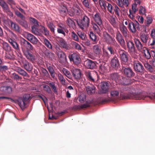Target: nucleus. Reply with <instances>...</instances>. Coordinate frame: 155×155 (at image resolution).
<instances>
[{
	"label": "nucleus",
	"instance_id": "nucleus-1",
	"mask_svg": "<svg viewBox=\"0 0 155 155\" xmlns=\"http://www.w3.org/2000/svg\"><path fill=\"white\" fill-rule=\"evenodd\" d=\"M116 47L117 48L115 50V53L118 55L121 61L122 67H124V65L128 62L130 57V55L127 52L121 49L118 45H117Z\"/></svg>",
	"mask_w": 155,
	"mask_h": 155
},
{
	"label": "nucleus",
	"instance_id": "nucleus-2",
	"mask_svg": "<svg viewBox=\"0 0 155 155\" xmlns=\"http://www.w3.org/2000/svg\"><path fill=\"white\" fill-rule=\"evenodd\" d=\"M120 90L118 88L112 89L110 92V98H107L103 100L100 102V104H103L110 101L116 100L119 98Z\"/></svg>",
	"mask_w": 155,
	"mask_h": 155
},
{
	"label": "nucleus",
	"instance_id": "nucleus-3",
	"mask_svg": "<svg viewBox=\"0 0 155 155\" xmlns=\"http://www.w3.org/2000/svg\"><path fill=\"white\" fill-rule=\"evenodd\" d=\"M41 28L39 30L34 26L32 27V32L34 34L41 36L43 33L45 36H48L49 35V31L47 28L42 25H40Z\"/></svg>",
	"mask_w": 155,
	"mask_h": 155
},
{
	"label": "nucleus",
	"instance_id": "nucleus-4",
	"mask_svg": "<svg viewBox=\"0 0 155 155\" xmlns=\"http://www.w3.org/2000/svg\"><path fill=\"white\" fill-rule=\"evenodd\" d=\"M79 27L83 30L87 29L89 26L90 18L86 15H84L80 22L77 21Z\"/></svg>",
	"mask_w": 155,
	"mask_h": 155
},
{
	"label": "nucleus",
	"instance_id": "nucleus-5",
	"mask_svg": "<svg viewBox=\"0 0 155 155\" xmlns=\"http://www.w3.org/2000/svg\"><path fill=\"white\" fill-rule=\"evenodd\" d=\"M141 25L136 20L133 21H129L128 26L129 30L133 33H136L137 30H140Z\"/></svg>",
	"mask_w": 155,
	"mask_h": 155
},
{
	"label": "nucleus",
	"instance_id": "nucleus-6",
	"mask_svg": "<svg viewBox=\"0 0 155 155\" xmlns=\"http://www.w3.org/2000/svg\"><path fill=\"white\" fill-rule=\"evenodd\" d=\"M134 68L137 74L142 75L144 73V68L143 65L138 61L134 63Z\"/></svg>",
	"mask_w": 155,
	"mask_h": 155
},
{
	"label": "nucleus",
	"instance_id": "nucleus-7",
	"mask_svg": "<svg viewBox=\"0 0 155 155\" xmlns=\"http://www.w3.org/2000/svg\"><path fill=\"white\" fill-rule=\"evenodd\" d=\"M70 62H73L76 65H78L80 62V58L79 55L74 53L71 54H70L68 56Z\"/></svg>",
	"mask_w": 155,
	"mask_h": 155
},
{
	"label": "nucleus",
	"instance_id": "nucleus-8",
	"mask_svg": "<svg viewBox=\"0 0 155 155\" xmlns=\"http://www.w3.org/2000/svg\"><path fill=\"white\" fill-rule=\"evenodd\" d=\"M126 45L128 52L133 54L136 52V50L134 43L132 41H126Z\"/></svg>",
	"mask_w": 155,
	"mask_h": 155
},
{
	"label": "nucleus",
	"instance_id": "nucleus-9",
	"mask_svg": "<svg viewBox=\"0 0 155 155\" xmlns=\"http://www.w3.org/2000/svg\"><path fill=\"white\" fill-rule=\"evenodd\" d=\"M45 65L51 77L54 79H56V75L57 74L55 71L54 67L48 62L45 63Z\"/></svg>",
	"mask_w": 155,
	"mask_h": 155
},
{
	"label": "nucleus",
	"instance_id": "nucleus-10",
	"mask_svg": "<svg viewBox=\"0 0 155 155\" xmlns=\"http://www.w3.org/2000/svg\"><path fill=\"white\" fill-rule=\"evenodd\" d=\"M116 39L120 46L123 48L125 46V44L123 37L119 31L116 33Z\"/></svg>",
	"mask_w": 155,
	"mask_h": 155
},
{
	"label": "nucleus",
	"instance_id": "nucleus-11",
	"mask_svg": "<svg viewBox=\"0 0 155 155\" xmlns=\"http://www.w3.org/2000/svg\"><path fill=\"white\" fill-rule=\"evenodd\" d=\"M134 43L138 51L141 52L144 49H145L146 45L143 43H142L138 39H134Z\"/></svg>",
	"mask_w": 155,
	"mask_h": 155
},
{
	"label": "nucleus",
	"instance_id": "nucleus-12",
	"mask_svg": "<svg viewBox=\"0 0 155 155\" xmlns=\"http://www.w3.org/2000/svg\"><path fill=\"white\" fill-rule=\"evenodd\" d=\"M85 67L88 69H94L96 68V62L91 60L87 59L84 62Z\"/></svg>",
	"mask_w": 155,
	"mask_h": 155
},
{
	"label": "nucleus",
	"instance_id": "nucleus-13",
	"mask_svg": "<svg viewBox=\"0 0 155 155\" xmlns=\"http://www.w3.org/2000/svg\"><path fill=\"white\" fill-rule=\"evenodd\" d=\"M10 28L16 33H20L21 29L18 24L12 21H10Z\"/></svg>",
	"mask_w": 155,
	"mask_h": 155
},
{
	"label": "nucleus",
	"instance_id": "nucleus-14",
	"mask_svg": "<svg viewBox=\"0 0 155 155\" xmlns=\"http://www.w3.org/2000/svg\"><path fill=\"white\" fill-rule=\"evenodd\" d=\"M25 38L34 45H36L38 41V39L35 36L29 33L26 34Z\"/></svg>",
	"mask_w": 155,
	"mask_h": 155
},
{
	"label": "nucleus",
	"instance_id": "nucleus-15",
	"mask_svg": "<svg viewBox=\"0 0 155 155\" xmlns=\"http://www.w3.org/2000/svg\"><path fill=\"white\" fill-rule=\"evenodd\" d=\"M123 69L124 70V75L128 78L134 77L135 75V73L130 68H125L124 66Z\"/></svg>",
	"mask_w": 155,
	"mask_h": 155
},
{
	"label": "nucleus",
	"instance_id": "nucleus-16",
	"mask_svg": "<svg viewBox=\"0 0 155 155\" xmlns=\"http://www.w3.org/2000/svg\"><path fill=\"white\" fill-rule=\"evenodd\" d=\"M24 55L29 61L33 62L35 61V56L32 51L27 50L24 53Z\"/></svg>",
	"mask_w": 155,
	"mask_h": 155
},
{
	"label": "nucleus",
	"instance_id": "nucleus-17",
	"mask_svg": "<svg viewBox=\"0 0 155 155\" xmlns=\"http://www.w3.org/2000/svg\"><path fill=\"white\" fill-rule=\"evenodd\" d=\"M110 83L109 82L103 81L101 83V92L102 94L106 93L108 91Z\"/></svg>",
	"mask_w": 155,
	"mask_h": 155
},
{
	"label": "nucleus",
	"instance_id": "nucleus-18",
	"mask_svg": "<svg viewBox=\"0 0 155 155\" xmlns=\"http://www.w3.org/2000/svg\"><path fill=\"white\" fill-rule=\"evenodd\" d=\"M22 63L23 68L27 71H31L33 69L32 64L26 60H22Z\"/></svg>",
	"mask_w": 155,
	"mask_h": 155
},
{
	"label": "nucleus",
	"instance_id": "nucleus-19",
	"mask_svg": "<svg viewBox=\"0 0 155 155\" xmlns=\"http://www.w3.org/2000/svg\"><path fill=\"white\" fill-rule=\"evenodd\" d=\"M110 64L111 67L114 68H118L120 65L119 60L116 55H114L111 59Z\"/></svg>",
	"mask_w": 155,
	"mask_h": 155
},
{
	"label": "nucleus",
	"instance_id": "nucleus-20",
	"mask_svg": "<svg viewBox=\"0 0 155 155\" xmlns=\"http://www.w3.org/2000/svg\"><path fill=\"white\" fill-rule=\"evenodd\" d=\"M22 45L27 48V50L33 51L35 49L33 46L28 41L23 39L21 41Z\"/></svg>",
	"mask_w": 155,
	"mask_h": 155
},
{
	"label": "nucleus",
	"instance_id": "nucleus-21",
	"mask_svg": "<svg viewBox=\"0 0 155 155\" xmlns=\"http://www.w3.org/2000/svg\"><path fill=\"white\" fill-rule=\"evenodd\" d=\"M59 49V50L58 51L57 54L60 60L63 62H67V59L66 55L60 49Z\"/></svg>",
	"mask_w": 155,
	"mask_h": 155
},
{
	"label": "nucleus",
	"instance_id": "nucleus-22",
	"mask_svg": "<svg viewBox=\"0 0 155 155\" xmlns=\"http://www.w3.org/2000/svg\"><path fill=\"white\" fill-rule=\"evenodd\" d=\"M93 18L95 22L97 23L98 25L101 26L102 25V20L100 13L97 12L94 15Z\"/></svg>",
	"mask_w": 155,
	"mask_h": 155
},
{
	"label": "nucleus",
	"instance_id": "nucleus-23",
	"mask_svg": "<svg viewBox=\"0 0 155 155\" xmlns=\"http://www.w3.org/2000/svg\"><path fill=\"white\" fill-rule=\"evenodd\" d=\"M15 71L23 77H29L28 74L25 70L20 67H16Z\"/></svg>",
	"mask_w": 155,
	"mask_h": 155
},
{
	"label": "nucleus",
	"instance_id": "nucleus-24",
	"mask_svg": "<svg viewBox=\"0 0 155 155\" xmlns=\"http://www.w3.org/2000/svg\"><path fill=\"white\" fill-rule=\"evenodd\" d=\"M120 76L117 73H114L110 74V77L111 79L118 83Z\"/></svg>",
	"mask_w": 155,
	"mask_h": 155
},
{
	"label": "nucleus",
	"instance_id": "nucleus-25",
	"mask_svg": "<svg viewBox=\"0 0 155 155\" xmlns=\"http://www.w3.org/2000/svg\"><path fill=\"white\" fill-rule=\"evenodd\" d=\"M119 81L118 83H119L122 84L127 85L130 84V82L128 79L127 78L120 76Z\"/></svg>",
	"mask_w": 155,
	"mask_h": 155
},
{
	"label": "nucleus",
	"instance_id": "nucleus-26",
	"mask_svg": "<svg viewBox=\"0 0 155 155\" xmlns=\"http://www.w3.org/2000/svg\"><path fill=\"white\" fill-rule=\"evenodd\" d=\"M58 41L61 47L66 50L68 49V46L65 41L62 38L58 37Z\"/></svg>",
	"mask_w": 155,
	"mask_h": 155
},
{
	"label": "nucleus",
	"instance_id": "nucleus-27",
	"mask_svg": "<svg viewBox=\"0 0 155 155\" xmlns=\"http://www.w3.org/2000/svg\"><path fill=\"white\" fill-rule=\"evenodd\" d=\"M17 101L18 105L22 110L24 109L26 107V102L22 99L21 97L19 98Z\"/></svg>",
	"mask_w": 155,
	"mask_h": 155
},
{
	"label": "nucleus",
	"instance_id": "nucleus-28",
	"mask_svg": "<svg viewBox=\"0 0 155 155\" xmlns=\"http://www.w3.org/2000/svg\"><path fill=\"white\" fill-rule=\"evenodd\" d=\"M8 42L17 51L19 50V46L16 41H14L12 39H10L9 40Z\"/></svg>",
	"mask_w": 155,
	"mask_h": 155
},
{
	"label": "nucleus",
	"instance_id": "nucleus-29",
	"mask_svg": "<svg viewBox=\"0 0 155 155\" xmlns=\"http://www.w3.org/2000/svg\"><path fill=\"white\" fill-rule=\"evenodd\" d=\"M95 87L94 86H88L86 87V91L87 94L89 95H91L94 93L95 92Z\"/></svg>",
	"mask_w": 155,
	"mask_h": 155
},
{
	"label": "nucleus",
	"instance_id": "nucleus-30",
	"mask_svg": "<svg viewBox=\"0 0 155 155\" xmlns=\"http://www.w3.org/2000/svg\"><path fill=\"white\" fill-rule=\"evenodd\" d=\"M0 6L5 12L8 11V9H9L8 5L3 0H0Z\"/></svg>",
	"mask_w": 155,
	"mask_h": 155
},
{
	"label": "nucleus",
	"instance_id": "nucleus-31",
	"mask_svg": "<svg viewBox=\"0 0 155 155\" xmlns=\"http://www.w3.org/2000/svg\"><path fill=\"white\" fill-rule=\"evenodd\" d=\"M103 35L104 40L108 42L110 40H113L112 37L107 31L104 32Z\"/></svg>",
	"mask_w": 155,
	"mask_h": 155
},
{
	"label": "nucleus",
	"instance_id": "nucleus-32",
	"mask_svg": "<svg viewBox=\"0 0 155 155\" xmlns=\"http://www.w3.org/2000/svg\"><path fill=\"white\" fill-rule=\"evenodd\" d=\"M89 36L92 41L93 42V44H95L97 43L98 40L97 39V36L92 31L90 32Z\"/></svg>",
	"mask_w": 155,
	"mask_h": 155
},
{
	"label": "nucleus",
	"instance_id": "nucleus-33",
	"mask_svg": "<svg viewBox=\"0 0 155 155\" xmlns=\"http://www.w3.org/2000/svg\"><path fill=\"white\" fill-rule=\"evenodd\" d=\"M141 52L143 54V55L147 59H150L151 57V51L150 52L149 50H148L146 48Z\"/></svg>",
	"mask_w": 155,
	"mask_h": 155
},
{
	"label": "nucleus",
	"instance_id": "nucleus-34",
	"mask_svg": "<svg viewBox=\"0 0 155 155\" xmlns=\"http://www.w3.org/2000/svg\"><path fill=\"white\" fill-rule=\"evenodd\" d=\"M120 30L124 37H126L128 35L127 29L125 25H123L120 27Z\"/></svg>",
	"mask_w": 155,
	"mask_h": 155
},
{
	"label": "nucleus",
	"instance_id": "nucleus-35",
	"mask_svg": "<svg viewBox=\"0 0 155 155\" xmlns=\"http://www.w3.org/2000/svg\"><path fill=\"white\" fill-rule=\"evenodd\" d=\"M140 38L143 43L146 45L147 41L150 39V38H149V36L148 35L144 34H143L141 35Z\"/></svg>",
	"mask_w": 155,
	"mask_h": 155
},
{
	"label": "nucleus",
	"instance_id": "nucleus-36",
	"mask_svg": "<svg viewBox=\"0 0 155 155\" xmlns=\"http://www.w3.org/2000/svg\"><path fill=\"white\" fill-rule=\"evenodd\" d=\"M85 75L88 80L91 82H94L95 78L94 75L90 71L86 72Z\"/></svg>",
	"mask_w": 155,
	"mask_h": 155
},
{
	"label": "nucleus",
	"instance_id": "nucleus-37",
	"mask_svg": "<svg viewBox=\"0 0 155 155\" xmlns=\"http://www.w3.org/2000/svg\"><path fill=\"white\" fill-rule=\"evenodd\" d=\"M93 50L94 52L97 55L100 54L101 51L100 46L98 45L93 46Z\"/></svg>",
	"mask_w": 155,
	"mask_h": 155
},
{
	"label": "nucleus",
	"instance_id": "nucleus-38",
	"mask_svg": "<svg viewBox=\"0 0 155 155\" xmlns=\"http://www.w3.org/2000/svg\"><path fill=\"white\" fill-rule=\"evenodd\" d=\"M59 12L61 14L64 15H65L67 14L68 12V9L64 5L61 6L59 9Z\"/></svg>",
	"mask_w": 155,
	"mask_h": 155
},
{
	"label": "nucleus",
	"instance_id": "nucleus-39",
	"mask_svg": "<svg viewBox=\"0 0 155 155\" xmlns=\"http://www.w3.org/2000/svg\"><path fill=\"white\" fill-rule=\"evenodd\" d=\"M5 57L6 59L14 60L15 59V56L12 52L9 51V52L5 54Z\"/></svg>",
	"mask_w": 155,
	"mask_h": 155
},
{
	"label": "nucleus",
	"instance_id": "nucleus-40",
	"mask_svg": "<svg viewBox=\"0 0 155 155\" xmlns=\"http://www.w3.org/2000/svg\"><path fill=\"white\" fill-rule=\"evenodd\" d=\"M144 66L146 69L150 72L154 73L155 72L154 70L153 67L149 63H146L144 64Z\"/></svg>",
	"mask_w": 155,
	"mask_h": 155
},
{
	"label": "nucleus",
	"instance_id": "nucleus-41",
	"mask_svg": "<svg viewBox=\"0 0 155 155\" xmlns=\"http://www.w3.org/2000/svg\"><path fill=\"white\" fill-rule=\"evenodd\" d=\"M144 66L146 69L150 72L154 73L155 72L154 70L153 67L149 63H146L144 64Z\"/></svg>",
	"mask_w": 155,
	"mask_h": 155
},
{
	"label": "nucleus",
	"instance_id": "nucleus-42",
	"mask_svg": "<svg viewBox=\"0 0 155 155\" xmlns=\"http://www.w3.org/2000/svg\"><path fill=\"white\" fill-rule=\"evenodd\" d=\"M8 66L3 65L2 60L0 58V71L3 72L5 71L8 70Z\"/></svg>",
	"mask_w": 155,
	"mask_h": 155
},
{
	"label": "nucleus",
	"instance_id": "nucleus-43",
	"mask_svg": "<svg viewBox=\"0 0 155 155\" xmlns=\"http://www.w3.org/2000/svg\"><path fill=\"white\" fill-rule=\"evenodd\" d=\"M117 19L115 18H114L113 16L110 17V22L114 28H116L117 27Z\"/></svg>",
	"mask_w": 155,
	"mask_h": 155
},
{
	"label": "nucleus",
	"instance_id": "nucleus-44",
	"mask_svg": "<svg viewBox=\"0 0 155 155\" xmlns=\"http://www.w3.org/2000/svg\"><path fill=\"white\" fill-rule=\"evenodd\" d=\"M62 71L64 74L68 78L71 79L72 78V75L69 71L66 68H64Z\"/></svg>",
	"mask_w": 155,
	"mask_h": 155
},
{
	"label": "nucleus",
	"instance_id": "nucleus-45",
	"mask_svg": "<svg viewBox=\"0 0 155 155\" xmlns=\"http://www.w3.org/2000/svg\"><path fill=\"white\" fill-rule=\"evenodd\" d=\"M110 55L106 51H103L102 58L104 61H107L110 57Z\"/></svg>",
	"mask_w": 155,
	"mask_h": 155
},
{
	"label": "nucleus",
	"instance_id": "nucleus-46",
	"mask_svg": "<svg viewBox=\"0 0 155 155\" xmlns=\"http://www.w3.org/2000/svg\"><path fill=\"white\" fill-rule=\"evenodd\" d=\"M72 75L76 79H79L81 77V72L79 71H75L72 73Z\"/></svg>",
	"mask_w": 155,
	"mask_h": 155
},
{
	"label": "nucleus",
	"instance_id": "nucleus-47",
	"mask_svg": "<svg viewBox=\"0 0 155 155\" xmlns=\"http://www.w3.org/2000/svg\"><path fill=\"white\" fill-rule=\"evenodd\" d=\"M30 20L31 22L34 25L33 26H31V28L32 27L34 26L35 28H36V27H37L39 26V25L38 21L35 18H30Z\"/></svg>",
	"mask_w": 155,
	"mask_h": 155
},
{
	"label": "nucleus",
	"instance_id": "nucleus-48",
	"mask_svg": "<svg viewBox=\"0 0 155 155\" xmlns=\"http://www.w3.org/2000/svg\"><path fill=\"white\" fill-rule=\"evenodd\" d=\"M43 43L45 46L48 48L52 49V46L50 42L46 38L44 39Z\"/></svg>",
	"mask_w": 155,
	"mask_h": 155
},
{
	"label": "nucleus",
	"instance_id": "nucleus-49",
	"mask_svg": "<svg viewBox=\"0 0 155 155\" xmlns=\"http://www.w3.org/2000/svg\"><path fill=\"white\" fill-rule=\"evenodd\" d=\"M113 11L117 17H119L120 10L118 6L116 5H114Z\"/></svg>",
	"mask_w": 155,
	"mask_h": 155
},
{
	"label": "nucleus",
	"instance_id": "nucleus-50",
	"mask_svg": "<svg viewBox=\"0 0 155 155\" xmlns=\"http://www.w3.org/2000/svg\"><path fill=\"white\" fill-rule=\"evenodd\" d=\"M68 25L70 27H73L75 26V23L74 21L70 18H68L67 20Z\"/></svg>",
	"mask_w": 155,
	"mask_h": 155
},
{
	"label": "nucleus",
	"instance_id": "nucleus-51",
	"mask_svg": "<svg viewBox=\"0 0 155 155\" xmlns=\"http://www.w3.org/2000/svg\"><path fill=\"white\" fill-rule=\"evenodd\" d=\"M71 38L73 40L77 41H79V38L78 35H77L74 31H72L71 32Z\"/></svg>",
	"mask_w": 155,
	"mask_h": 155
},
{
	"label": "nucleus",
	"instance_id": "nucleus-52",
	"mask_svg": "<svg viewBox=\"0 0 155 155\" xmlns=\"http://www.w3.org/2000/svg\"><path fill=\"white\" fill-rule=\"evenodd\" d=\"M18 22L20 25L23 27L26 28L28 27L27 22L25 21V19L19 20Z\"/></svg>",
	"mask_w": 155,
	"mask_h": 155
},
{
	"label": "nucleus",
	"instance_id": "nucleus-53",
	"mask_svg": "<svg viewBox=\"0 0 155 155\" xmlns=\"http://www.w3.org/2000/svg\"><path fill=\"white\" fill-rule=\"evenodd\" d=\"M108 2L104 0H99V4L101 7H103L105 10H106L107 4H108Z\"/></svg>",
	"mask_w": 155,
	"mask_h": 155
},
{
	"label": "nucleus",
	"instance_id": "nucleus-54",
	"mask_svg": "<svg viewBox=\"0 0 155 155\" xmlns=\"http://www.w3.org/2000/svg\"><path fill=\"white\" fill-rule=\"evenodd\" d=\"M3 48L6 51H10L11 50V47L8 43L4 42L3 43Z\"/></svg>",
	"mask_w": 155,
	"mask_h": 155
},
{
	"label": "nucleus",
	"instance_id": "nucleus-55",
	"mask_svg": "<svg viewBox=\"0 0 155 155\" xmlns=\"http://www.w3.org/2000/svg\"><path fill=\"white\" fill-rule=\"evenodd\" d=\"M47 26L52 33H54V28L55 26L53 23L51 22L48 23Z\"/></svg>",
	"mask_w": 155,
	"mask_h": 155
},
{
	"label": "nucleus",
	"instance_id": "nucleus-56",
	"mask_svg": "<svg viewBox=\"0 0 155 155\" xmlns=\"http://www.w3.org/2000/svg\"><path fill=\"white\" fill-rule=\"evenodd\" d=\"M58 79L60 81L63 85H64L65 84V80L64 79L63 76L60 73L58 74Z\"/></svg>",
	"mask_w": 155,
	"mask_h": 155
},
{
	"label": "nucleus",
	"instance_id": "nucleus-57",
	"mask_svg": "<svg viewBox=\"0 0 155 155\" xmlns=\"http://www.w3.org/2000/svg\"><path fill=\"white\" fill-rule=\"evenodd\" d=\"M107 9L108 12L112 14H114V12L113 10V6L109 3H108L107 5Z\"/></svg>",
	"mask_w": 155,
	"mask_h": 155
},
{
	"label": "nucleus",
	"instance_id": "nucleus-58",
	"mask_svg": "<svg viewBox=\"0 0 155 155\" xmlns=\"http://www.w3.org/2000/svg\"><path fill=\"white\" fill-rule=\"evenodd\" d=\"M107 30L108 32L110 33L111 35L114 36L115 32L113 28L111 26H107Z\"/></svg>",
	"mask_w": 155,
	"mask_h": 155
},
{
	"label": "nucleus",
	"instance_id": "nucleus-59",
	"mask_svg": "<svg viewBox=\"0 0 155 155\" xmlns=\"http://www.w3.org/2000/svg\"><path fill=\"white\" fill-rule=\"evenodd\" d=\"M11 77L12 79L16 80L18 81L22 79V78L21 77L15 73H13L12 74Z\"/></svg>",
	"mask_w": 155,
	"mask_h": 155
},
{
	"label": "nucleus",
	"instance_id": "nucleus-60",
	"mask_svg": "<svg viewBox=\"0 0 155 155\" xmlns=\"http://www.w3.org/2000/svg\"><path fill=\"white\" fill-rule=\"evenodd\" d=\"M90 1L89 2L88 0H84L82 2V4L84 7L87 8H90Z\"/></svg>",
	"mask_w": 155,
	"mask_h": 155
},
{
	"label": "nucleus",
	"instance_id": "nucleus-61",
	"mask_svg": "<svg viewBox=\"0 0 155 155\" xmlns=\"http://www.w3.org/2000/svg\"><path fill=\"white\" fill-rule=\"evenodd\" d=\"M49 85L51 87L53 91L54 92H57L56 87L55 86V84L53 82H51L49 84Z\"/></svg>",
	"mask_w": 155,
	"mask_h": 155
},
{
	"label": "nucleus",
	"instance_id": "nucleus-62",
	"mask_svg": "<svg viewBox=\"0 0 155 155\" xmlns=\"http://www.w3.org/2000/svg\"><path fill=\"white\" fill-rule=\"evenodd\" d=\"M78 35L79 36L81 39L83 40H85L86 35L84 33L81 32H78L77 33Z\"/></svg>",
	"mask_w": 155,
	"mask_h": 155
},
{
	"label": "nucleus",
	"instance_id": "nucleus-63",
	"mask_svg": "<svg viewBox=\"0 0 155 155\" xmlns=\"http://www.w3.org/2000/svg\"><path fill=\"white\" fill-rule=\"evenodd\" d=\"M107 49L109 51L111 54H114L115 53V49L111 46H108L107 47Z\"/></svg>",
	"mask_w": 155,
	"mask_h": 155
},
{
	"label": "nucleus",
	"instance_id": "nucleus-64",
	"mask_svg": "<svg viewBox=\"0 0 155 155\" xmlns=\"http://www.w3.org/2000/svg\"><path fill=\"white\" fill-rule=\"evenodd\" d=\"M72 45L73 46L77 49L78 50H81V47L80 45L75 42H72Z\"/></svg>",
	"mask_w": 155,
	"mask_h": 155
}]
</instances>
